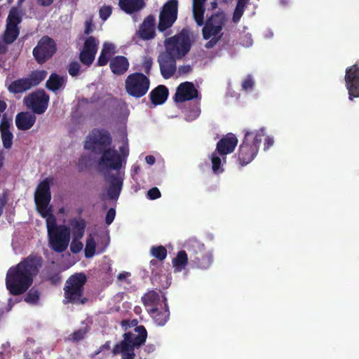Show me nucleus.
<instances>
[{
  "instance_id": "obj_57",
  "label": "nucleus",
  "mask_w": 359,
  "mask_h": 359,
  "mask_svg": "<svg viewBox=\"0 0 359 359\" xmlns=\"http://www.w3.org/2000/svg\"><path fill=\"white\" fill-rule=\"evenodd\" d=\"M54 0H37L39 5L42 6H49L53 3Z\"/></svg>"
},
{
  "instance_id": "obj_14",
  "label": "nucleus",
  "mask_w": 359,
  "mask_h": 359,
  "mask_svg": "<svg viewBox=\"0 0 359 359\" xmlns=\"http://www.w3.org/2000/svg\"><path fill=\"white\" fill-rule=\"evenodd\" d=\"M178 1L169 0L163 6L159 15L158 29L163 32L171 27L177 18Z\"/></svg>"
},
{
  "instance_id": "obj_5",
  "label": "nucleus",
  "mask_w": 359,
  "mask_h": 359,
  "mask_svg": "<svg viewBox=\"0 0 359 359\" xmlns=\"http://www.w3.org/2000/svg\"><path fill=\"white\" fill-rule=\"evenodd\" d=\"M245 131L244 139L237 153L238 161L241 166L248 165L256 157L265 135L263 128L255 131Z\"/></svg>"
},
{
  "instance_id": "obj_35",
  "label": "nucleus",
  "mask_w": 359,
  "mask_h": 359,
  "mask_svg": "<svg viewBox=\"0 0 359 359\" xmlns=\"http://www.w3.org/2000/svg\"><path fill=\"white\" fill-rule=\"evenodd\" d=\"M248 2L249 0H238L232 17L233 22L237 23L240 21Z\"/></svg>"
},
{
  "instance_id": "obj_9",
  "label": "nucleus",
  "mask_w": 359,
  "mask_h": 359,
  "mask_svg": "<svg viewBox=\"0 0 359 359\" xmlns=\"http://www.w3.org/2000/svg\"><path fill=\"white\" fill-rule=\"evenodd\" d=\"M165 46V53L177 59H181L189 52L191 43L189 36L177 34L166 39Z\"/></svg>"
},
{
  "instance_id": "obj_64",
  "label": "nucleus",
  "mask_w": 359,
  "mask_h": 359,
  "mask_svg": "<svg viewBox=\"0 0 359 359\" xmlns=\"http://www.w3.org/2000/svg\"><path fill=\"white\" fill-rule=\"evenodd\" d=\"M121 354H122V359H134L135 358V356H133V358H130V355H129V353H120Z\"/></svg>"
},
{
  "instance_id": "obj_25",
  "label": "nucleus",
  "mask_w": 359,
  "mask_h": 359,
  "mask_svg": "<svg viewBox=\"0 0 359 359\" xmlns=\"http://www.w3.org/2000/svg\"><path fill=\"white\" fill-rule=\"evenodd\" d=\"M35 122V115L29 112H20L15 117V125L20 130H27L30 129Z\"/></svg>"
},
{
  "instance_id": "obj_33",
  "label": "nucleus",
  "mask_w": 359,
  "mask_h": 359,
  "mask_svg": "<svg viewBox=\"0 0 359 359\" xmlns=\"http://www.w3.org/2000/svg\"><path fill=\"white\" fill-rule=\"evenodd\" d=\"M204 4H195L192 5L194 19L198 27H201L204 24V13L205 7Z\"/></svg>"
},
{
  "instance_id": "obj_1",
  "label": "nucleus",
  "mask_w": 359,
  "mask_h": 359,
  "mask_svg": "<svg viewBox=\"0 0 359 359\" xmlns=\"http://www.w3.org/2000/svg\"><path fill=\"white\" fill-rule=\"evenodd\" d=\"M43 258L37 254H31L7 271L6 286L13 296L24 294L32 286L34 278L43 265Z\"/></svg>"
},
{
  "instance_id": "obj_26",
  "label": "nucleus",
  "mask_w": 359,
  "mask_h": 359,
  "mask_svg": "<svg viewBox=\"0 0 359 359\" xmlns=\"http://www.w3.org/2000/svg\"><path fill=\"white\" fill-rule=\"evenodd\" d=\"M148 312L154 321L159 326H163L169 320L170 311L166 302H165L162 310H159L158 308H151L148 309Z\"/></svg>"
},
{
  "instance_id": "obj_2",
  "label": "nucleus",
  "mask_w": 359,
  "mask_h": 359,
  "mask_svg": "<svg viewBox=\"0 0 359 359\" xmlns=\"http://www.w3.org/2000/svg\"><path fill=\"white\" fill-rule=\"evenodd\" d=\"M112 139L104 129H94L88 135L84 149L95 154H102L98 165L106 169L119 170L122 167V156L114 148H111Z\"/></svg>"
},
{
  "instance_id": "obj_8",
  "label": "nucleus",
  "mask_w": 359,
  "mask_h": 359,
  "mask_svg": "<svg viewBox=\"0 0 359 359\" xmlns=\"http://www.w3.org/2000/svg\"><path fill=\"white\" fill-rule=\"evenodd\" d=\"M150 86L149 79L143 73L134 72L129 74L125 81V89L131 97L140 98L145 95Z\"/></svg>"
},
{
  "instance_id": "obj_28",
  "label": "nucleus",
  "mask_w": 359,
  "mask_h": 359,
  "mask_svg": "<svg viewBox=\"0 0 359 359\" xmlns=\"http://www.w3.org/2000/svg\"><path fill=\"white\" fill-rule=\"evenodd\" d=\"M168 89L163 85H159L149 93L151 102L154 105L163 104L168 97Z\"/></svg>"
},
{
  "instance_id": "obj_41",
  "label": "nucleus",
  "mask_w": 359,
  "mask_h": 359,
  "mask_svg": "<svg viewBox=\"0 0 359 359\" xmlns=\"http://www.w3.org/2000/svg\"><path fill=\"white\" fill-rule=\"evenodd\" d=\"M1 134V140L3 142V146L5 149H11L13 144V133L9 132H4Z\"/></svg>"
},
{
  "instance_id": "obj_58",
  "label": "nucleus",
  "mask_w": 359,
  "mask_h": 359,
  "mask_svg": "<svg viewBox=\"0 0 359 359\" xmlns=\"http://www.w3.org/2000/svg\"><path fill=\"white\" fill-rule=\"evenodd\" d=\"M7 45L4 41H0V54H5L8 51Z\"/></svg>"
},
{
  "instance_id": "obj_59",
  "label": "nucleus",
  "mask_w": 359,
  "mask_h": 359,
  "mask_svg": "<svg viewBox=\"0 0 359 359\" xmlns=\"http://www.w3.org/2000/svg\"><path fill=\"white\" fill-rule=\"evenodd\" d=\"M145 161L146 162L149 164V165H154L155 163V161H156V158L154 156H151V155H149V156H147L146 158H145Z\"/></svg>"
},
{
  "instance_id": "obj_63",
  "label": "nucleus",
  "mask_w": 359,
  "mask_h": 359,
  "mask_svg": "<svg viewBox=\"0 0 359 359\" xmlns=\"http://www.w3.org/2000/svg\"><path fill=\"white\" fill-rule=\"evenodd\" d=\"M6 202L5 201H3V200L0 201V217L3 214L4 208L5 205H6Z\"/></svg>"
},
{
  "instance_id": "obj_36",
  "label": "nucleus",
  "mask_w": 359,
  "mask_h": 359,
  "mask_svg": "<svg viewBox=\"0 0 359 359\" xmlns=\"http://www.w3.org/2000/svg\"><path fill=\"white\" fill-rule=\"evenodd\" d=\"M218 155L219 154L215 151L210 156L212 170L216 175L222 173L224 170L222 168V158Z\"/></svg>"
},
{
  "instance_id": "obj_53",
  "label": "nucleus",
  "mask_w": 359,
  "mask_h": 359,
  "mask_svg": "<svg viewBox=\"0 0 359 359\" xmlns=\"http://www.w3.org/2000/svg\"><path fill=\"white\" fill-rule=\"evenodd\" d=\"M273 144V137H271L270 136L266 137V138L264 140V150L269 149Z\"/></svg>"
},
{
  "instance_id": "obj_10",
  "label": "nucleus",
  "mask_w": 359,
  "mask_h": 359,
  "mask_svg": "<svg viewBox=\"0 0 359 359\" xmlns=\"http://www.w3.org/2000/svg\"><path fill=\"white\" fill-rule=\"evenodd\" d=\"M47 74L46 70L32 71L27 77L12 81L8 87V90L13 94L24 93L38 86L46 79Z\"/></svg>"
},
{
  "instance_id": "obj_40",
  "label": "nucleus",
  "mask_w": 359,
  "mask_h": 359,
  "mask_svg": "<svg viewBox=\"0 0 359 359\" xmlns=\"http://www.w3.org/2000/svg\"><path fill=\"white\" fill-rule=\"evenodd\" d=\"M96 243L93 238H88L85 248V257L86 258L92 257L95 253Z\"/></svg>"
},
{
  "instance_id": "obj_44",
  "label": "nucleus",
  "mask_w": 359,
  "mask_h": 359,
  "mask_svg": "<svg viewBox=\"0 0 359 359\" xmlns=\"http://www.w3.org/2000/svg\"><path fill=\"white\" fill-rule=\"evenodd\" d=\"M81 69V65L78 62H72L68 66V72L72 76L79 75Z\"/></svg>"
},
{
  "instance_id": "obj_7",
  "label": "nucleus",
  "mask_w": 359,
  "mask_h": 359,
  "mask_svg": "<svg viewBox=\"0 0 359 359\" xmlns=\"http://www.w3.org/2000/svg\"><path fill=\"white\" fill-rule=\"evenodd\" d=\"M186 246L193 267L201 270L210 267L213 263V255L211 251L206 250L203 243L196 238H191L187 242Z\"/></svg>"
},
{
  "instance_id": "obj_62",
  "label": "nucleus",
  "mask_w": 359,
  "mask_h": 359,
  "mask_svg": "<svg viewBox=\"0 0 359 359\" xmlns=\"http://www.w3.org/2000/svg\"><path fill=\"white\" fill-rule=\"evenodd\" d=\"M5 160L4 154L2 151H0V169L2 168L4 165V162Z\"/></svg>"
},
{
  "instance_id": "obj_15",
  "label": "nucleus",
  "mask_w": 359,
  "mask_h": 359,
  "mask_svg": "<svg viewBox=\"0 0 359 359\" xmlns=\"http://www.w3.org/2000/svg\"><path fill=\"white\" fill-rule=\"evenodd\" d=\"M70 228L66 225H59L55 231L48 234L50 246L56 252H65L70 241Z\"/></svg>"
},
{
  "instance_id": "obj_60",
  "label": "nucleus",
  "mask_w": 359,
  "mask_h": 359,
  "mask_svg": "<svg viewBox=\"0 0 359 359\" xmlns=\"http://www.w3.org/2000/svg\"><path fill=\"white\" fill-rule=\"evenodd\" d=\"M119 150H120V152L121 153V155L123 156V157H127L128 156V154H129V151H128V149L124 146H121L119 147Z\"/></svg>"
},
{
  "instance_id": "obj_39",
  "label": "nucleus",
  "mask_w": 359,
  "mask_h": 359,
  "mask_svg": "<svg viewBox=\"0 0 359 359\" xmlns=\"http://www.w3.org/2000/svg\"><path fill=\"white\" fill-rule=\"evenodd\" d=\"M50 210L48 212V215L46 217V225L48 229V234H50L52 232L55 231L57 228L59 227V225L56 223V219L55 216L52 214V209L50 207Z\"/></svg>"
},
{
  "instance_id": "obj_27",
  "label": "nucleus",
  "mask_w": 359,
  "mask_h": 359,
  "mask_svg": "<svg viewBox=\"0 0 359 359\" xmlns=\"http://www.w3.org/2000/svg\"><path fill=\"white\" fill-rule=\"evenodd\" d=\"M120 8L127 14L138 12L145 6L144 0H119Z\"/></svg>"
},
{
  "instance_id": "obj_43",
  "label": "nucleus",
  "mask_w": 359,
  "mask_h": 359,
  "mask_svg": "<svg viewBox=\"0 0 359 359\" xmlns=\"http://www.w3.org/2000/svg\"><path fill=\"white\" fill-rule=\"evenodd\" d=\"M81 238H73L70 245V250L72 253H79L83 249V243L80 241Z\"/></svg>"
},
{
  "instance_id": "obj_52",
  "label": "nucleus",
  "mask_w": 359,
  "mask_h": 359,
  "mask_svg": "<svg viewBox=\"0 0 359 359\" xmlns=\"http://www.w3.org/2000/svg\"><path fill=\"white\" fill-rule=\"evenodd\" d=\"M110 348H111V341H107L105 342L104 344H103L99 347V348L95 352V355H98L103 351L109 350Z\"/></svg>"
},
{
  "instance_id": "obj_13",
  "label": "nucleus",
  "mask_w": 359,
  "mask_h": 359,
  "mask_svg": "<svg viewBox=\"0 0 359 359\" xmlns=\"http://www.w3.org/2000/svg\"><path fill=\"white\" fill-rule=\"evenodd\" d=\"M51 200L50 182L48 178L41 182L34 194V201L37 211L43 217L48 215V205Z\"/></svg>"
},
{
  "instance_id": "obj_30",
  "label": "nucleus",
  "mask_w": 359,
  "mask_h": 359,
  "mask_svg": "<svg viewBox=\"0 0 359 359\" xmlns=\"http://www.w3.org/2000/svg\"><path fill=\"white\" fill-rule=\"evenodd\" d=\"M111 177L112 180L107 190V194L110 199L117 200L121 194L123 182L119 178L116 177L114 175Z\"/></svg>"
},
{
  "instance_id": "obj_12",
  "label": "nucleus",
  "mask_w": 359,
  "mask_h": 359,
  "mask_svg": "<svg viewBox=\"0 0 359 359\" xmlns=\"http://www.w3.org/2000/svg\"><path fill=\"white\" fill-rule=\"evenodd\" d=\"M55 41L48 36H42L34 48L32 54L39 65H43L49 60L56 53Z\"/></svg>"
},
{
  "instance_id": "obj_54",
  "label": "nucleus",
  "mask_w": 359,
  "mask_h": 359,
  "mask_svg": "<svg viewBox=\"0 0 359 359\" xmlns=\"http://www.w3.org/2000/svg\"><path fill=\"white\" fill-rule=\"evenodd\" d=\"M198 104H199L198 103ZM191 114H190L189 116H191L193 119H195L197 117H198L201 114V109H200V107H198V105H197L195 107V109H194L192 111H191Z\"/></svg>"
},
{
  "instance_id": "obj_19",
  "label": "nucleus",
  "mask_w": 359,
  "mask_h": 359,
  "mask_svg": "<svg viewBox=\"0 0 359 359\" xmlns=\"http://www.w3.org/2000/svg\"><path fill=\"white\" fill-rule=\"evenodd\" d=\"M198 97V91L194 83L189 81L181 83L177 88L174 96L175 101L182 103Z\"/></svg>"
},
{
  "instance_id": "obj_3",
  "label": "nucleus",
  "mask_w": 359,
  "mask_h": 359,
  "mask_svg": "<svg viewBox=\"0 0 359 359\" xmlns=\"http://www.w3.org/2000/svg\"><path fill=\"white\" fill-rule=\"evenodd\" d=\"M227 21L226 13L221 11L212 13L206 18L201 31L203 39L208 40L205 44L206 48H214L222 39L224 35L223 29Z\"/></svg>"
},
{
  "instance_id": "obj_38",
  "label": "nucleus",
  "mask_w": 359,
  "mask_h": 359,
  "mask_svg": "<svg viewBox=\"0 0 359 359\" xmlns=\"http://www.w3.org/2000/svg\"><path fill=\"white\" fill-rule=\"evenodd\" d=\"M40 298V292L35 287H32L25 296L24 300L29 304H36Z\"/></svg>"
},
{
  "instance_id": "obj_24",
  "label": "nucleus",
  "mask_w": 359,
  "mask_h": 359,
  "mask_svg": "<svg viewBox=\"0 0 359 359\" xmlns=\"http://www.w3.org/2000/svg\"><path fill=\"white\" fill-rule=\"evenodd\" d=\"M116 53V46L114 43L107 41L104 42L96 65L98 67L107 65Z\"/></svg>"
},
{
  "instance_id": "obj_46",
  "label": "nucleus",
  "mask_w": 359,
  "mask_h": 359,
  "mask_svg": "<svg viewBox=\"0 0 359 359\" xmlns=\"http://www.w3.org/2000/svg\"><path fill=\"white\" fill-rule=\"evenodd\" d=\"M161 196V191L157 187H153L147 191V197L150 200H155Z\"/></svg>"
},
{
  "instance_id": "obj_21",
  "label": "nucleus",
  "mask_w": 359,
  "mask_h": 359,
  "mask_svg": "<svg viewBox=\"0 0 359 359\" xmlns=\"http://www.w3.org/2000/svg\"><path fill=\"white\" fill-rule=\"evenodd\" d=\"M238 144V139L233 133H228L224 136L217 143L215 151L222 156L224 162L226 161V156L232 153Z\"/></svg>"
},
{
  "instance_id": "obj_50",
  "label": "nucleus",
  "mask_w": 359,
  "mask_h": 359,
  "mask_svg": "<svg viewBox=\"0 0 359 359\" xmlns=\"http://www.w3.org/2000/svg\"><path fill=\"white\" fill-rule=\"evenodd\" d=\"M253 86H254V81L250 75L248 76V77L245 78L242 83V88L245 90H248L252 89L253 88Z\"/></svg>"
},
{
  "instance_id": "obj_16",
  "label": "nucleus",
  "mask_w": 359,
  "mask_h": 359,
  "mask_svg": "<svg viewBox=\"0 0 359 359\" xmlns=\"http://www.w3.org/2000/svg\"><path fill=\"white\" fill-rule=\"evenodd\" d=\"M49 95L44 90H38L24 98L27 107L37 114H43L48 106Z\"/></svg>"
},
{
  "instance_id": "obj_56",
  "label": "nucleus",
  "mask_w": 359,
  "mask_h": 359,
  "mask_svg": "<svg viewBox=\"0 0 359 359\" xmlns=\"http://www.w3.org/2000/svg\"><path fill=\"white\" fill-rule=\"evenodd\" d=\"M191 69H192L190 65H184V66L180 67L179 72L181 74H187V73L190 72L191 71Z\"/></svg>"
},
{
  "instance_id": "obj_32",
  "label": "nucleus",
  "mask_w": 359,
  "mask_h": 359,
  "mask_svg": "<svg viewBox=\"0 0 359 359\" xmlns=\"http://www.w3.org/2000/svg\"><path fill=\"white\" fill-rule=\"evenodd\" d=\"M189 259L185 250H180L172 259V264L175 271H181L188 264Z\"/></svg>"
},
{
  "instance_id": "obj_47",
  "label": "nucleus",
  "mask_w": 359,
  "mask_h": 359,
  "mask_svg": "<svg viewBox=\"0 0 359 359\" xmlns=\"http://www.w3.org/2000/svg\"><path fill=\"white\" fill-rule=\"evenodd\" d=\"M153 65V60L151 57H145L142 63V67L146 74L149 75Z\"/></svg>"
},
{
  "instance_id": "obj_18",
  "label": "nucleus",
  "mask_w": 359,
  "mask_h": 359,
  "mask_svg": "<svg viewBox=\"0 0 359 359\" xmlns=\"http://www.w3.org/2000/svg\"><path fill=\"white\" fill-rule=\"evenodd\" d=\"M345 81L349 98L359 97V67L357 65L346 69Z\"/></svg>"
},
{
  "instance_id": "obj_45",
  "label": "nucleus",
  "mask_w": 359,
  "mask_h": 359,
  "mask_svg": "<svg viewBox=\"0 0 359 359\" xmlns=\"http://www.w3.org/2000/svg\"><path fill=\"white\" fill-rule=\"evenodd\" d=\"M11 127V121L4 116L0 123V132L1 133L4 132H9Z\"/></svg>"
},
{
  "instance_id": "obj_48",
  "label": "nucleus",
  "mask_w": 359,
  "mask_h": 359,
  "mask_svg": "<svg viewBox=\"0 0 359 359\" xmlns=\"http://www.w3.org/2000/svg\"><path fill=\"white\" fill-rule=\"evenodd\" d=\"M86 334V331L83 329H79L74 332L72 334V339L76 341L83 339Z\"/></svg>"
},
{
  "instance_id": "obj_20",
  "label": "nucleus",
  "mask_w": 359,
  "mask_h": 359,
  "mask_svg": "<svg viewBox=\"0 0 359 359\" xmlns=\"http://www.w3.org/2000/svg\"><path fill=\"white\" fill-rule=\"evenodd\" d=\"M177 59L163 52L158 55V62L159 63L161 74L164 79H168L175 74L177 69Z\"/></svg>"
},
{
  "instance_id": "obj_6",
  "label": "nucleus",
  "mask_w": 359,
  "mask_h": 359,
  "mask_svg": "<svg viewBox=\"0 0 359 359\" xmlns=\"http://www.w3.org/2000/svg\"><path fill=\"white\" fill-rule=\"evenodd\" d=\"M147 337V331L144 326H136L133 332H127L123 334V340L114 346L111 352L114 355L126 352L129 353L128 358H133V356H135V349L140 348L143 346Z\"/></svg>"
},
{
  "instance_id": "obj_55",
  "label": "nucleus",
  "mask_w": 359,
  "mask_h": 359,
  "mask_svg": "<svg viewBox=\"0 0 359 359\" xmlns=\"http://www.w3.org/2000/svg\"><path fill=\"white\" fill-rule=\"evenodd\" d=\"M131 276L130 273V272H126V271H124V272H122V273H120L117 278H118V280H120V281H123V280H126L128 278H129L130 276Z\"/></svg>"
},
{
  "instance_id": "obj_4",
  "label": "nucleus",
  "mask_w": 359,
  "mask_h": 359,
  "mask_svg": "<svg viewBox=\"0 0 359 359\" xmlns=\"http://www.w3.org/2000/svg\"><path fill=\"white\" fill-rule=\"evenodd\" d=\"M87 277L84 273H76L70 276L65 282L63 304L84 305L88 302V298L84 295V286Z\"/></svg>"
},
{
  "instance_id": "obj_11",
  "label": "nucleus",
  "mask_w": 359,
  "mask_h": 359,
  "mask_svg": "<svg viewBox=\"0 0 359 359\" xmlns=\"http://www.w3.org/2000/svg\"><path fill=\"white\" fill-rule=\"evenodd\" d=\"M22 21L21 11L17 8H11L6 19V29L2 35V40L6 44L13 43L20 34L19 25Z\"/></svg>"
},
{
  "instance_id": "obj_51",
  "label": "nucleus",
  "mask_w": 359,
  "mask_h": 359,
  "mask_svg": "<svg viewBox=\"0 0 359 359\" xmlns=\"http://www.w3.org/2000/svg\"><path fill=\"white\" fill-rule=\"evenodd\" d=\"M93 31V25L91 20H86L85 22V29L84 33L86 35H89Z\"/></svg>"
},
{
  "instance_id": "obj_17",
  "label": "nucleus",
  "mask_w": 359,
  "mask_h": 359,
  "mask_svg": "<svg viewBox=\"0 0 359 359\" xmlns=\"http://www.w3.org/2000/svg\"><path fill=\"white\" fill-rule=\"evenodd\" d=\"M98 46L99 41L95 37L89 36L86 39L79 57L83 65L90 67L93 64L98 50Z\"/></svg>"
},
{
  "instance_id": "obj_42",
  "label": "nucleus",
  "mask_w": 359,
  "mask_h": 359,
  "mask_svg": "<svg viewBox=\"0 0 359 359\" xmlns=\"http://www.w3.org/2000/svg\"><path fill=\"white\" fill-rule=\"evenodd\" d=\"M112 13V8L110 6H103L100 8L99 15L103 20H107Z\"/></svg>"
},
{
  "instance_id": "obj_37",
  "label": "nucleus",
  "mask_w": 359,
  "mask_h": 359,
  "mask_svg": "<svg viewBox=\"0 0 359 359\" xmlns=\"http://www.w3.org/2000/svg\"><path fill=\"white\" fill-rule=\"evenodd\" d=\"M150 254L157 260L162 262L167 257V250L163 245L152 246L150 249Z\"/></svg>"
},
{
  "instance_id": "obj_23",
  "label": "nucleus",
  "mask_w": 359,
  "mask_h": 359,
  "mask_svg": "<svg viewBox=\"0 0 359 359\" xmlns=\"http://www.w3.org/2000/svg\"><path fill=\"white\" fill-rule=\"evenodd\" d=\"M130 66L128 60L123 55L112 57L109 62V67L114 74L120 76L124 74Z\"/></svg>"
},
{
  "instance_id": "obj_29",
  "label": "nucleus",
  "mask_w": 359,
  "mask_h": 359,
  "mask_svg": "<svg viewBox=\"0 0 359 359\" xmlns=\"http://www.w3.org/2000/svg\"><path fill=\"white\" fill-rule=\"evenodd\" d=\"M142 302L145 307L157 308L160 302V295L155 290H149L142 297Z\"/></svg>"
},
{
  "instance_id": "obj_61",
  "label": "nucleus",
  "mask_w": 359,
  "mask_h": 359,
  "mask_svg": "<svg viewBox=\"0 0 359 359\" xmlns=\"http://www.w3.org/2000/svg\"><path fill=\"white\" fill-rule=\"evenodd\" d=\"M49 280L53 283H57L60 280V276H59V274L55 273L51 277H50Z\"/></svg>"
},
{
  "instance_id": "obj_34",
  "label": "nucleus",
  "mask_w": 359,
  "mask_h": 359,
  "mask_svg": "<svg viewBox=\"0 0 359 359\" xmlns=\"http://www.w3.org/2000/svg\"><path fill=\"white\" fill-rule=\"evenodd\" d=\"M73 238H82L85 233L86 222L84 219L72 222Z\"/></svg>"
},
{
  "instance_id": "obj_31",
  "label": "nucleus",
  "mask_w": 359,
  "mask_h": 359,
  "mask_svg": "<svg viewBox=\"0 0 359 359\" xmlns=\"http://www.w3.org/2000/svg\"><path fill=\"white\" fill-rule=\"evenodd\" d=\"M64 83L65 81L62 76H60L56 73H53L46 81V87L49 90L55 92L62 88Z\"/></svg>"
},
{
  "instance_id": "obj_22",
  "label": "nucleus",
  "mask_w": 359,
  "mask_h": 359,
  "mask_svg": "<svg viewBox=\"0 0 359 359\" xmlns=\"http://www.w3.org/2000/svg\"><path fill=\"white\" fill-rule=\"evenodd\" d=\"M156 19L153 15H149L144 18L139 27L137 34L142 40H151L156 36Z\"/></svg>"
},
{
  "instance_id": "obj_49",
  "label": "nucleus",
  "mask_w": 359,
  "mask_h": 359,
  "mask_svg": "<svg viewBox=\"0 0 359 359\" xmlns=\"http://www.w3.org/2000/svg\"><path fill=\"white\" fill-rule=\"evenodd\" d=\"M116 216V210L114 208H111L107 212L106 217H105V222L107 225L111 224Z\"/></svg>"
}]
</instances>
